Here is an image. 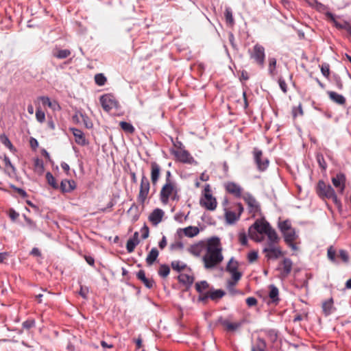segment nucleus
<instances>
[{"label": "nucleus", "mask_w": 351, "mask_h": 351, "mask_svg": "<svg viewBox=\"0 0 351 351\" xmlns=\"http://www.w3.org/2000/svg\"><path fill=\"white\" fill-rule=\"evenodd\" d=\"M278 241H267V242L264 244L263 250H269L272 248H278L280 247L278 245Z\"/></svg>", "instance_id": "8fccbe9b"}, {"label": "nucleus", "mask_w": 351, "mask_h": 351, "mask_svg": "<svg viewBox=\"0 0 351 351\" xmlns=\"http://www.w3.org/2000/svg\"><path fill=\"white\" fill-rule=\"evenodd\" d=\"M279 228L282 232L292 228L289 221H284L279 223Z\"/></svg>", "instance_id": "6e6d98bb"}, {"label": "nucleus", "mask_w": 351, "mask_h": 351, "mask_svg": "<svg viewBox=\"0 0 351 351\" xmlns=\"http://www.w3.org/2000/svg\"><path fill=\"white\" fill-rule=\"evenodd\" d=\"M76 184L74 180H63L60 184V189L63 193H69L74 190Z\"/></svg>", "instance_id": "4be33fe9"}, {"label": "nucleus", "mask_w": 351, "mask_h": 351, "mask_svg": "<svg viewBox=\"0 0 351 351\" xmlns=\"http://www.w3.org/2000/svg\"><path fill=\"white\" fill-rule=\"evenodd\" d=\"M249 54L251 59H252L256 64L260 67L263 68L265 64V48L259 45L256 44L252 49H249Z\"/></svg>", "instance_id": "0eeeda50"}, {"label": "nucleus", "mask_w": 351, "mask_h": 351, "mask_svg": "<svg viewBox=\"0 0 351 351\" xmlns=\"http://www.w3.org/2000/svg\"><path fill=\"white\" fill-rule=\"evenodd\" d=\"M327 256L330 261L333 263L336 261V250L332 245L330 246L328 248Z\"/></svg>", "instance_id": "a19ab883"}, {"label": "nucleus", "mask_w": 351, "mask_h": 351, "mask_svg": "<svg viewBox=\"0 0 351 351\" xmlns=\"http://www.w3.org/2000/svg\"><path fill=\"white\" fill-rule=\"evenodd\" d=\"M208 292L210 299L213 301H217L222 298L226 295L225 291L221 289H210Z\"/></svg>", "instance_id": "c85d7f7f"}, {"label": "nucleus", "mask_w": 351, "mask_h": 351, "mask_svg": "<svg viewBox=\"0 0 351 351\" xmlns=\"http://www.w3.org/2000/svg\"><path fill=\"white\" fill-rule=\"evenodd\" d=\"M119 125L121 128L127 134H132L135 132L134 127L130 123L126 121H121L119 123Z\"/></svg>", "instance_id": "2f4dec72"}, {"label": "nucleus", "mask_w": 351, "mask_h": 351, "mask_svg": "<svg viewBox=\"0 0 351 351\" xmlns=\"http://www.w3.org/2000/svg\"><path fill=\"white\" fill-rule=\"evenodd\" d=\"M71 130L73 132V136L75 138L76 143L81 145H85L86 139H85L84 134L82 132V131H81L79 129H76V128H71Z\"/></svg>", "instance_id": "a878e982"}, {"label": "nucleus", "mask_w": 351, "mask_h": 351, "mask_svg": "<svg viewBox=\"0 0 351 351\" xmlns=\"http://www.w3.org/2000/svg\"><path fill=\"white\" fill-rule=\"evenodd\" d=\"M164 214L162 209L156 208L150 213L149 220L153 225L156 226L162 221Z\"/></svg>", "instance_id": "6ab92c4d"}, {"label": "nucleus", "mask_w": 351, "mask_h": 351, "mask_svg": "<svg viewBox=\"0 0 351 351\" xmlns=\"http://www.w3.org/2000/svg\"><path fill=\"white\" fill-rule=\"evenodd\" d=\"M52 54L58 59H64L71 56V51L69 49H61L56 47L53 49Z\"/></svg>", "instance_id": "393cba45"}, {"label": "nucleus", "mask_w": 351, "mask_h": 351, "mask_svg": "<svg viewBox=\"0 0 351 351\" xmlns=\"http://www.w3.org/2000/svg\"><path fill=\"white\" fill-rule=\"evenodd\" d=\"M328 95L329 98L335 103L342 106L346 104V100L343 95L334 91H328Z\"/></svg>", "instance_id": "5701e85b"}, {"label": "nucleus", "mask_w": 351, "mask_h": 351, "mask_svg": "<svg viewBox=\"0 0 351 351\" xmlns=\"http://www.w3.org/2000/svg\"><path fill=\"white\" fill-rule=\"evenodd\" d=\"M285 242L295 241L296 239V234L294 229L291 228L282 232Z\"/></svg>", "instance_id": "c756f323"}, {"label": "nucleus", "mask_w": 351, "mask_h": 351, "mask_svg": "<svg viewBox=\"0 0 351 351\" xmlns=\"http://www.w3.org/2000/svg\"><path fill=\"white\" fill-rule=\"evenodd\" d=\"M199 230L196 226H188L184 228H180L178 230V233L180 234L183 233L186 237H193L198 234Z\"/></svg>", "instance_id": "412c9836"}, {"label": "nucleus", "mask_w": 351, "mask_h": 351, "mask_svg": "<svg viewBox=\"0 0 351 351\" xmlns=\"http://www.w3.org/2000/svg\"><path fill=\"white\" fill-rule=\"evenodd\" d=\"M229 201L227 198H224L222 202V206L223 207V210L225 213V219L226 223L228 224H233L237 221H238L243 212V206L241 203L235 204L234 206L236 207V210H237V213L234 211H232L228 208Z\"/></svg>", "instance_id": "20e7f679"}, {"label": "nucleus", "mask_w": 351, "mask_h": 351, "mask_svg": "<svg viewBox=\"0 0 351 351\" xmlns=\"http://www.w3.org/2000/svg\"><path fill=\"white\" fill-rule=\"evenodd\" d=\"M209 284L206 280L197 282L195 284V289L198 293H203L205 290L209 289Z\"/></svg>", "instance_id": "72a5a7b5"}, {"label": "nucleus", "mask_w": 351, "mask_h": 351, "mask_svg": "<svg viewBox=\"0 0 351 351\" xmlns=\"http://www.w3.org/2000/svg\"><path fill=\"white\" fill-rule=\"evenodd\" d=\"M239 242L241 245H246L247 243V239L245 232H240L239 235Z\"/></svg>", "instance_id": "69168bd1"}, {"label": "nucleus", "mask_w": 351, "mask_h": 351, "mask_svg": "<svg viewBox=\"0 0 351 351\" xmlns=\"http://www.w3.org/2000/svg\"><path fill=\"white\" fill-rule=\"evenodd\" d=\"M276 66V60L274 58H270L269 59V72L271 75H274V71Z\"/></svg>", "instance_id": "09e8293b"}, {"label": "nucleus", "mask_w": 351, "mask_h": 351, "mask_svg": "<svg viewBox=\"0 0 351 351\" xmlns=\"http://www.w3.org/2000/svg\"><path fill=\"white\" fill-rule=\"evenodd\" d=\"M11 187L14 189L21 196L26 197L27 196V193L22 189L17 188L14 185H11Z\"/></svg>", "instance_id": "774afa93"}, {"label": "nucleus", "mask_w": 351, "mask_h": 351, "mask_svg": "<svg viewBox=\"0 0 351 351\" xmlns=\"http://www.w3.org/2000/svg\"><path fill=\"white\" fill-rule=\"evenodd\" d=\"M3 162L5 165V171L9 175L16 173V168L12 164V162L8 157L5 156V158L3 159Z\"/></svg>", "instance_id": "7c9ffc66"}, {"label": "nucleus", "mask_w": 351, "mask_h": 351, "mask_svg": "<svg viewBox=\"0 0 351 351\" xmlns=\"http://www.w3.org/2000/svg\"><path fill=\"white\" fill-rule=\"evenodd\" d=\"M239 263L233 258H231L226 266V271L231 274L232 279L240 280L242 274L238 271Z\"/></svg>", "instance_id": "ddd939ff"}, {"label": "nucleus", "mask_w": 351, "mask_h": 351, "mask_svg": "<svg viewBox=\"0 0 351 351\" xmlns=\"http://www.w3.org/2000/svg\"><path fill=\"white\" fill-rule=\"evenodd\" d=\"M36 118L40 123H43L45 120V114L40 108H38L36 110Z\"/></svg>", "instance_id": "49530a36"}, {"label": "nucleus", "mask_w": 351, "mask_h": 351, "mask_svg": "<svg viewBox=\"0 0 351 351\" xmlns=\"http://www.w3.org/2000/svg\"><path fill=\"white\" fill-rule=\"evenodd\" d=\"M339 257L343 261V262L347 263L349 261V255L346 250H340L339 252Z\"/></svg>", "instance_id": "5fc2aeb1"}, {"label": "nucleus", "mask_w": 351, "mask_h": 351, "mask_svg": "<svg viewBox=\"0 0 351 351\" xmlns=\"http://www.w3.org/2000/svg\"><path fill=\"white\" fill-rule=\"evenodd\" d=\"M223 187L226 191L237 198H239L242 195L243 188L234 182H227L224 183Z\"/></svg>", "instance_id": "f8f14e48"}, {"label": "nucleus", "mask_w": 351, "mask_h": 351, "mask_svg": "<svg viewBox=\"0 0 351 351\" xmlns=\"http://www.w3.org/2000/svg\"><path fill=\"white\" fill-rule=\"evenodd\" d=\"M100 102L103 109L106 112H110L112 109H117L119 107V103L115 97L110 94H106L100 97Z\"/></svg>", "instance_id": "1a4fd4ad"}, {"label": "nucleus", "mask_w": 351, "mask_h": 351, "mask_svg": "<svg viewBox=\"0 0 351 351\" xmlns=\"http://www.w3.org/2000/svg\"><path fill=\"white\" fill-rule=\"evenodd\" d=\"M270 224L265 220H256L254 223L249 228V234L251 239L260 242L263 238H260L259 234H266L271 228Z\"/></svg>", "instance_id": "39448f33"}, {"label": "nucleus", "mask_w": 351, "mask_h": 351, "mask_svg": "<svg viewBox=\"0 0 351 351\" xmlns=\"http://www.w3.org/2000/svg\"><path fill=\"white\" fill-rule=\"evenodd\" d=\"M0 141L6 147H8L10 151H14L15 149L12 144L11 141L8 138V137L5 134H2L0 136Z\"/></svg>", "instance_id": "e433bc0d"}, {"label": "nucleus", "mask_w": 351, "mask_h": 351, "mask_svg": "<svg viewBox=\"0 0 351 351\" xmlns=\"http://www.w3.org/2000/svg\"><path fill=\"white\" fill-rule=\"evenodd\" d=\"M178 192L176 182L165 183L160 191V199L164 204H167L169 199L178 202L180 199Z\"/></svg>", "instance_id": "7ed1b4c3"}, {"label": "nucleus", "mask_w": 351, "mask_h": 351, "mask_svg": "<svg viewBox=\"0 0 351 351\" xmlns=\"http://www.w3.org/2000/svg\"><path fill=\"white\" fill-rule=\"evenodd\" d=\"M150 179L153 186H156L160 177L161 167L156 162L150 163Z\"/></svg>", "instance_id": "dca6fc26"}, {"label": "nucleus", "mask_w": 351, "mask_h": 351, "mask_svg": "<svg viewBox=\"0 0 351 351\" xmlns=\"http://www.w3.org/2000/svg\"><path fill=\"white\" fill-rule=\"evenodd\" d=\"M23 326L25 329L34 328L35 326V322L34 319H28L23 323Z\"/></svg>", "instance_id": "bf43d9fd"}, {"label": "nucleus", "mask_w": 351, "mask_h": 351, "mask_svg": "<svg viewBox=\"0 0 351 351\" xmlns=\"http://www.w3.org/2000/svg\"><path fill=\"white\" fill-rule=\"evenodd\" d=\"M257 302L258 301L254 297H249L246 299V304L249 307L256 306Z\"/></svg>", "instance_id": "052dcab7"}, {"label": "nucleus", "mask_w": 351, "mask_h": 351, "mask_svg": "<svg viewBox=\"0 0 351 351\" xmlns=\"http://www.w3.org/2000/svg\"><path fill=\"white\" fill-rule=\"evenodd\" d=\"M248 206L249 213L255 216L260 211V205L256 199L250 194H246L243 197Z\"/></svg>", "instance_id": "9b49d317"}, {"label": "nucleus", "mask_w": 351, "mask_h": 351, "mask_svg": "<svg viewBox=\"0 0 351 351\" xmlns=\"http://www.w3.org/2000/svg\"><path fill=\"white\" fill-rule=\"evenodd\" d=\"M252 351H265V343L263 340H258L257 345L253 346Z\"/></svg>", "instance_id": "864d4df0"}, {"label": "nucleus", "mask_w": 351, "mask_h": 351, "mask_svg": "<svg viewBox=\"0 0 351 351\" xmlns=\"http://www.w3.org/2000/svg\"><path fill=\"white\" fill-rule=\"evenodd\" d=\"M34 167H35V171H37L40 174H41L43 172V171H44L43 163L39 159H36L35 160Z\"/></svg>", "instance_id": "603ef678"}, {"label": "nucleus", "mask_w": 351, "mask_h": 351, "mask_svg": "<svg viewBox=\"0 0 351 351\" xmlns=\"http://www.w3.org/2000/svg\"><path fill=\"white\" fill-rule=\"evenodd\" d=\"M278 84L280 86V89L282 90L284 93H287V86L285 82V80L282 79V77H280L278 80Z\"/></svg>", "instance_id": "13d9d810"}, {"label": "nucleus", "mask_w": 351, "mask_h": 351, "mask_svg": "<svg viewBox=\"0 0 351 351\" xmlns=\"http://www.w3.org/2000/svg\"><path fill=\"white\" fill-rule=\"evenodd\" d=\"M263 253L265 254V256L267 259V261L276 260L283 256L285 254L284 252H282L280 247L269 250H263Z\"/></svg>", "instance_id": "a211bd4d"}, {"label": "nucleus", "mask_w": 351, "mask_h": 351, "mask_svg": "<svg viewBox=\"0 0 351 351\" xmlns=\"http://www.w3.org/2000/svg\"><path fill=\"white\" fill-rule=\"evenodd\" d=\"M173 154L182 162L191 164L194 161L193 156L186 149L179 148L173 151Z\"/></svg>", "instance_id": "2eb2a0df"}, {"label": "nucleus", "mask_w": 351, "mask_h": 351, "mask_svg": "<svg viewBox=\"0 0 351 351\" xmlns=\"http://www.w3.org/2000/svg\"><path fill=\"white\" fill-rule=\"evenodd\" d=\"M138 244V241H134L129 239L126 243V249L129 253L134 252L135 247Z\"/></svg>", "instance_id": "a18cd8bd"}, {"label": "nucleus", "mask_w": 351, "mask_h": 351, "mask_svg": "<svg viewBox=\"0 0 351 351\" xmlns=\"http://www.w3.org/2000/svg\"><path fill=\"white\" fill-rule=\"evenodd\" d=\"M240 280H235V279H232V278H231L230 280H228L227 282V287L228 289L231 291L232 290V288L237 284V282L239 281Z\"/></svg>", "instance_id": "0e129e2a"}, {"label": "nucleus", "mask_w": 351, "mask_h": 351, "mask_svg": "<svg viewBox=\"0 0 351 351\" xmlns=\"http://www.w3.org/2000/svg\"><path fill=\"white\" fill-rule=\"evenodd\" d=\"M137 278L141 280L146 287L151 289L153 287L154 282L152 279L146 278L145 273L143 270H140L136 274Z\"/></svg>", "instance_id": "b1692460"}, {"label": "nucleus", "mask_w": 351, "mask_h": 351, "mask_svg": "<svg viewBox=\"0 0 351 351\" xmlns=\"http://www.w3.org/2000/svg\"><path fill=\"white\" fill-rule=\"evenodd\" d=\"M322 307V311L326 316L331 315L336 311V308L334 306V301L332 298L323 302Z\"/></svg>", "instance_id": "aec40b11"}, {"label": "nucleus", "mask_w": 351, "mask_h": 351, "mask_svg": "<svg viewBox=\"0 0 351 351\" xmlns=\"http://www.w3.org/2000/svg\"><path fill=\"white\" fill-rule=\"evenodd\" d=\"M150 188V182L145 174L143 173L140 182L139 191L137 196V200L142 206H144L146 200L149 197Z\"/></svg>", "instance_id": "423d86ee"}, {"label": "nucleus", "mask_w": 351, "mask_h": 351, "mask_svg": "<svg viewBox=\"0 0 351 351\" xmlns=\"http://www.w3.org/2000/svg\"><path fill=\"white\" fill-rule=\"evenodd\" d=\"M204 195L200 199V205L208 210H215L217 206L215 197L210 194V186L207 185L204 189Z\"/></svg>", "instance_id": "6e6552de"}, {"label": "nucleus", "mask_w": 351, "mask_h": 351, "mask_svg": "<svg viewBox=\"0 0 351 351\" xmlns=\"http://www.w3.org/2000/svg\"><path fill=\"white\" fill-rule=\"evenodd\" d=\"M316 159L319 167L322 168V170H326L327 168V164L324 160V156L322 154H317Z\"/></svg>", "instance_id": "37998d69"}, {"label": "nucleus", "mask_w": 351, "mask_h": 351, "mask_svg": "<svg viewBox=\"0 0 351 351\" xmlns=\"http://www.w3.org/2000/svg\"><path fill=\"white\" fill-rule=\"evenodd\" d=\"M158 254V250L156 247L152 248L146 258V263L147 265H152L156 261Z\"/></svg>", "instance_id": "bb28decb"}, {"label": "nucleus", "mask_w": 351, "mask_h": 351, "mask_svg": "<svg viewBox=\"0 0 351 351\" xmlns=\"http://www.w3.org/2000/svg\"><path fill=\"white\" fill-rule=\"evenodd\" d=\"M254 159L260 171H264L269 166V161L267 158L263 157V152L257 148L253 151Z\"/></svg>", "instance_id": "9d476101"}, {"label": "nucleus", "mask_w": 351, "mask_h": 351, "mask_svg": "<svg viewBox=\"0 0 351 351\" xmlns=\"http://www.w3.org/2000/svg\"><path fill=\"white\" fill-rule=\"evenodd\" d=\"M331 181L334 186L337 189V191L342 194L344 192L346 188V176L342 173H339L335 176L332 178Z\"/></svg>", "instance_id": "4468645a"}, {"label": "nucleus", "mask_w": 351, "mask_h": 351, "mask_svg": "<svg viewBox=\"0 0 351 351\" xmlns=\"http://www.w3.org/2000/svg\"><path fill=\"white\" fill-rule=\"evenodd\" d=\"M224 14H225L226 22L230 25H233L234 24V19H233L232 12L231 11V10L230 8L226 9Z\"/></svg>", "instance_id": "de8ad7c7"}, {"label": "nucleus", "mask_w": 351, "mask_h": 351, "mask_svg": "<svg viewBox=\"0 0 351 351\" xmlns=\"http://www.w3.org/2000/svg\"><path fill=\"white\" fill-rule=\"evenodd\" d=\"M267 237V241H280V238L278 236L276 230L271 228L265 234Z\"/></svg>", "instance_id": "f704fd0d"}, {"label": "nucleus", "mask_w": 351, "mask_h": 351, "mask_svg": "<svg viewBox=\"0 0 351 351\" xmlns=\"http://www.w3.org/2000/svg\"><path fill=\"white\" fill-rule=\"evenodd\" d=\"M223 260L222 246L219 239H210L206 243V252L202 258L204 267L207 269H213L219 265Z\"/></svg>", "instance_id": "f257e3e1"}, {"label": "nucleus", "mask_w": 351, "mask_h": 351, "mask_svg": "<svg viewBox=\"0 0 351 351\" xmlns=\"http://www.w3.org/2000/svg\"><path fill=\"white\" fill-rule=\"evenodd\" d=\"M180 282L190 286L193 283L194 277L192 275L186 274H181L178 277Z\"/></svg>", "instance_id": "cd10ccee"}, {"label": "nucleus", "mask_w": 351, "mask_h": 351, "mask_svg": "<svg viewBox=\"0 0 351 351\" xmlns=\"http://www.w3.org/2000/svg\"><path fill=\"white\" fill-rule=\"evenodd\" d=\"M315 191L317 195L322 199H332L333 203L338 207H341V202L337 197V195L333 188L323 180H319L315 187Z\"/></svg>", "instance_id": "f03ea898"}, {"label": "nucleus", "mask_w": 351, "mask_h": 351, "mask_svg": "<svg viewBox=\"0 0 351 351\" xmlns=\"http://www.w3.org/2000/svg\"><path fill=\"white\" fill-rule=\"evenodd\" d=\"M199 293L200 294L199 296V298H198L199 301L206 302L207 301V300L208 298H210L208 291L206 292Z\"/></svg>", "instance_id": "e2e57ef3"}, {"label": "nucleus", "mask_w": 351, "mask_h": 351, "mask_svg": "<svg viewBox=\"0 0 351 351\" xmlns=\"http://www.w3.org/2000/svg\"><path fill=\"white\" fill-rule=\"evenodd\" d=\"M282 267L278 269L280 270V278L284 279L287 278L291 273L293 267V262L290 258H285L280 262Z\"/></svg>", "instance_id": "f3484780"}, {"label": "nucleus", "mask_w": 351, "mask_h": 351, "mask_svg": "<svg viewBox=\"0 0 351 351\" xmlns=\"http://www.w3.org/2000/svg\"><path fill=\"white\" fill-rule=\"evenodd\" d=\"M106 81V77L102 73H98L95 75V82L98 86H104Z\"/></svg>", "instance_id": "ea45409f"}, {"label": "nucleus", "mask_w": 351, "mask_h": 351, "mask_svg": "<svg viewBox=\"0 0 351 351\" xmlns=\"http://www.w3.org/2000/svg\"><path fill=\"white\" fill-rule=\"evenodd\" d=\"M258 258V253L255 251H252L247 254V260L250 263H254Z\"/></svg>", "instance_id": "4d7b16f0"}, {"label": "nucleus", "mask_w": 351, "mask_h": 351, "mask_svg": "<svg viewBox=\"0 0 351 351\" xmlns=\"http://www.w3.org/2000/svg\"><path fill=\"white\" fill-rule=\"evenodd\" d=\"M170 272L169 267L167 265H160L159 270H158V274L162 277L166 278Z\"/></svg>", "instance_id": "79ce46f5"}, {"label": "nucleus", "mask_w": 351, "mask_h": 351, "mask_svg": "<svg viewBox=\"0 0 351 351\" xmlns=\"http://www.w3.org/2000/svg\"><path fill=\"white\" fill-rule=\"evenodd\" d=\"M128 213L131 215L132 221H137L139 218L138 206L134 203L128 210Z\"/></svg>", "instance_id": "473e14b6"}, {"label": "nucleus", "mask_w": 351, "mask_h": 351, "mask_svg": "<svg viewBox=\"0 0 351 351\" xmlns=\"http://www.w3.org/2000/svg\"><path fill=\"white\" fill-rule=\"evenodd\" d=\"M321 72L322 75L326 78L329 77L330 75V66L328 64L324 63L320 66Z\"/></svg>", "instance_id": "3c124183"}, {"label": "nucleus", "mask_w": 351, "mask_h": 351, "mask_svg": "<svg viewBox=\"0 0 351 351\" xmlns=\"http://www.w3.org/2000/svg\"><path fill=\"white\" fill-rule=\"evenodd\" d=\"M171 267L173 270L180 272L186 267V265L180 261H174L171 262Z\"/></svg>", "instance_id": "4c0bfd02"}, {"label": "nucleus", "mask_w": 351, "mask_h": 351, "mask_svg": "<svg viewBox=\"0 0 351 351\" xmlns=\"http://www.w3.org/2000/svg\"><path fill=\"white\" fill-rule=\"evenodd\" d=\"M39 99L41 101L43 105H47L51 108H55V106H58L56 102L52 103L48 97L43 96L40 97Z\"/></svg>", "instance_id": "c03bdc74"}, {"label": "nucleus", "mask_w": 351, "mask_h": 351, "mask_svg": "<svg viewBox=\"0 0 351 351\" xmlns=\"http://www.w3.org/2000/svg\"><path fill=\"white\" fill-rule=\"evenodd\" d=\"M298 114L302 115L303 114V110L302 108V104H300L298 108H294L293 109V116L294 118H295Z\"/></svg>", "instance_id": "680f3d73"}, {"label": "nucleus", "mask_w": 351, "mask_h": 351, "mask_svg": "<svg viewBox=\"0 0 351 351\" xmlns=\"http://www.w3.org/2000/svg\"><path fill=\"white\" fill-rule=\"evenodd\" d=\"M269 296L272 300L273 302L278 301V289L274 285H270L269 287Z\"/></svg>", "instance_id": "c9c22d12"}, {"label": "nucleus", "mask_w": 351, "mask_h": 351, "mask_svg": "<svg viewBox=\"0 0 351 351\" xmlns=\"http://www.w3.org/2000/svg\"><path fill=\"white\" fill-rule=\"evenodd\" d=\"M46 180L47 181V183L53 189H56L58 188V184L56 182L55 178L50 172H47L46 173Z\"/></svg>", "instance_id": "58836bf2"}, {"label": "nucleus", "mask_w": 351, "mask_h": 351, "mask_svg": "<svg viewBox=\"0 0 351 351\" xmlns=\"http://www.w3.org/2000/svg\"><path fill=\"white\" fill-rule=\"evenodd\" d=\"M141 232H142V235H141L142 238L143 239H147L149 237V228L146 225H145L141 229Z\"/></svg>", "instance_id": "338daca9"}]
</instances>
